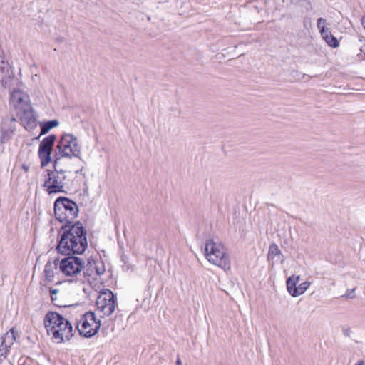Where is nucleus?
Wrapping results in <instances>:
<instances>
[{"mask_svg": "<svg viewBox=\"0 0 365 365\" xmlns=\"http://www.w3.org/2000/svg\"><path fill=\"white\" fill-rule=\"evenodd\" d=\"M61 232L57 245L58 252L65 255L84 252L88 247L87 232L80 222L72 225L62 226Z\"/></svg>", "mask_w": 365, "mask_h": 365, "instance_id": "1", "label": "nucleus"}, {"mask_svg": "<svg viewBox=\"0 0 365 365\" xmlns=\"http://www.w3.org/2000/svg\"><path fill=\"white\" fill-rule=\"evenodd\" d=\"M43 323L47 334L56 343L70 340L76 330L68 319L56 312H48L44 317Z\"/></svg>", "mask_w": 365, "mask_h": 365, "instance_id": "2", "label": "nucleus"}, {"mask_svg": "<svg viewBox=\"0 0 365 365\" xmlns=\"http://www.w3.org/2000/svg\"><path fill=\"white\" fill-rule=\"evenodd\" d=\"M59 158L53 160V170L46 169L42 174V187L48 194L66 193L68 190L69 179L66 171L57 169Z\"/></svg>", "mask_w": 365, "mask_h": 365, "instance_id": "3", "label": "nucleus"}, {"mask_svg": "<svg viewBox=\"0 0 365 365\" xmlns=\"http://www.w3.org/2000/svg\"><path fill=\"white\" fill-rule=\"evenodd\" d=\"M78 214L77 204L66 197H58L54 202V215L56 219L64 226L72 225Z\"/></svg>", "mask_w": 365, "mask_h": 365, "instance_id": "4", "label": "nucleus"}, {"mask_svg": "<svg viewBox=\"0 0 365 365\" xmlns=\"http://www.w3.org/2000/svg\"><path fill=\"white\" fill-rule=\"evenodd\" d=\"M204 255L210 263L224 270L230 269V257L222 244L215 242L213 239H207L205 245Z\"/></svg>", "mask_w": 365, "mask_h": 365, "instance_id": "5", "label": "nucleus"}, {"mask_svg": "<svg viewBox=\"0 0 365 365\" xmlns=\"http://www.w3.org/2000/svg\"><path fill=\"white\" fill-rule=\"evenodd\" d=\"M84 260L76 256H69L63 259L59 264V269L61 272L69 278L68 282L82 285L81 274L83 268Z\"/></svg>", "mask_w": 365, "mask_h": 365, "instance_id": "6", "label": "nucleus"}, {"mask_svg": "<svg viewBox=\"0 0 365 365\" xmlns=\"http://www.w3.org/2000/svg\"><path fill=\"white\" fill-rule=\"evenodd\" d=\"M81 148L78 144V138L72 134L63 135L56 148L55 158L73 157L80 158Z\"/></svg>", "mask_w": 365, "mask_h": 365, "instance_id": "7", "label": "nucleus"}, {"mask_svg": "<svg viewBox=\"0 0 365 365\" xmlns=\"http://www.w3.org/2000/svg\"><path fill=\"white\" fill-rule=\"evenodd\" d=\"M76 329L81 336L89 338L94 336L100 328V321H97L95 314L92 312H86L76 319Z\"/></svg>", "mask_w": 365, "mask_h": 365, "instance_id": "8", "label": "nucleus"}, {"mask_svg": "<svg viewBox=\"0 0 365 365\" xmlns=\"http://www.w3.org/2000/svg\"><path fill=\"white\" fill-rule=\"evenodd\" d=\"M96 304L101 317L110 316L114 312V293L109 289L100 292Z\"/></svg>", "mask_w": 365, "mask_h": 365, "instance_id": "9", "label": "nucleus"}, {"mask_svg": "<svg viewBox=\"0 0 365 365\" xmlns=\"http://www.w3.org/2000/svg\"><path fill=\"white\" fill-rule=\"evenodd\" d=\"M56 140L54 134L46 137L39 145L38 155L41 160V168L46 167L51 161V153Z\"/></svg>", "mask_w": 365, "mask_h": 365, "instance_id": "10", "label": "nucleus"}, {"mask_svg": "<svg viewBox=\"0 0 365 365\" xmlns=\"http://www.w3.org/2000/svg\"><path fill=\"white\" fill-rule=\"evenodd\" d=\"M101 262L96 261L92 258L88 259L87 264H83V268L81 272L82 284L85 283H91V280L96 279L97 277L103 273L104 269H101L99 265H101Z\"/></svg>", "mask_w": 365, "mask_h": 365, "instance_id": "11", "label": "nucleus"}, {"mask_svg": "<svg viewBox=\"0 0 365 365\" xmlns=\"http://www.w3.org/2000/svg\"><path fill=\"white\" fill-rule=\"evenodd\" d=\"M10 103L14 108L16 113L31 106L29 96L20 89H16L11 93Z\"/></svg>", "mask_w": 365, "mask_h": 365, "instance_id": "12", "label": "nucleus"}, {"mask_svg": "<svg viewBox=\"0 0 365 365\" xmlns=\"http://www.w3.org/2000/svg\"><path fill=\"white\" fill-rule=\"evenodd\" d=\"M16 120L14 117H5L1 125L0 143L4 144L9 141L16 130Z\"/></svg>", "mask_w": 365, "mask_h": 365, "instance_id": "13", "label": "nucleus"}, {"mask_svg": "<svg viewBox=\"0 0 365 365\" xmlns=\"http://www.w3.org/2000/svg\"><path fill=\"white\" fill-rule=\"evenodd\" d=\"M20 123L26 130H31L37 126L36 118L34 114L32 106L16 113Z\"/></svg>", "mask_w": 365, "mask_h": 365, "instance_id": "14", "label": "nucleus"}, {"mask_svg": "<svg viewBox=\"0 0 365 365\" xmlns=\"http://www.w3.org/2000/svg\"><path fill=\"white\" fill-rule=\"evenodd\" d=\"M283 254L282 253L278 245L273 242L269 247L268 254H267V259L269 262H272V265L274 264V262L279 261H283Z\"/></svg>", "mask_w": 365, "mask_h": 365, "instance_id": "15", "label": "nucleus"}, {"mask_svg": "<svg viewBox=\"0 0 365 365\" xmlns=\"http://www.w3.org/2000/svg\"><path fill=\"white\" fill-rule=\"evenodd\" d=\"M322 39L327 43V44L332 48H336L339 46V41L333 34H331L329 29H322V31L320 34Z\"/></svg>", "mask_w": 365, "mask_h": 365, "instance_id": "16", "label": "nucleus"}, {"mask_svg": "<svg viewBox=\"0 0 365 365\" xmlns=\"http://www.w3.org/2000/svg\"><path fill=\"white\" fill-rule=\"evenodd\" d=\"M18 336L19 334L17 330L15 327H12L3 336L1 337V343L10 349Z\"/></svg>", "mask_w": 365, "mask_h": 365, "instance_id": "17", "label": "nucleus"}, {"mask_svg": "<svg viewBox=\"0 0 365 365\" xmlns=\"http://www.w3.org/2000/svg\"><path fill=\"white\" fill-rule=\"evenodd\" d=\"M59 122L57 120H49L43 123H40L41 126V135H45L52 128L58 126Z\"/></svg>", "mask_w": 365, "mask_h": 365, "instance_id": "18", "label": "nucleus"}, {"mask_svg": "<svg viewBox=\"0 0 365 365\" xmlns=\"http://www.w3.org/2000/svg\"><path fill=\"white\" fill-rule=\"evenodd\" d=\"M300 277L292 275L287 278L286 284L288 292L293 297V292L297 289V284L299 281Z\"/></svg>", "mask_w": 365, "mask_h": 365, "instance_id": "19", "label": "nucleus"}, {"mask_svg": "<svg viewBox=\"0 0 365 365\" xmlns=\"http://www.w3.org/2000/svg\"><path fill=\"white\" fill-rule=\"evenodd\" d=\"M45 279L48 282H53V277H54V272H53V267L51 262H48L45 267L43 270Z\"/></svg>", "mask_w": 365, "mask_h": 365, "instance_id": "20", "label": "nucleus"}, {"mask_svg": "<svg viewBox=\"0 0 365 365\" xmlns=\"http://www.w3.org/2000/svg\"><path fill=\"white\" fill-rule=\"evenodd\" d=\"M309 285L310 282L308 281H305L301 283L298 287H297V289H294L293 292V297H296L304 293L305 291L309 288Z\"/></svg>", "mask_w": 365, "mask_h": 365, "instance_id": "21", "label": "nucleus"}, {"mask_svg": "<svg viewBox=\"0 0 365 365\" xmlns=\"http://www.w3.org/2000/svg\"><path fill=\"white\" fill-rule=\"evenodd\" d=\"M9 348L3 345L2 343L0 344V364L2 362L4 359H5L9 353Z\"/></svg>", "mask_w": 365, "mask_h": 365, "instance_id": "22", "label": "nucleus"}, {"mask_svg": "<svg viewBox=\"0 0 365 365\" xmlns=\"http://www.w3.org/2000/svg\"><path fill=\"white\" fill-rule=\"evenodd\" d=\"M327 23V20L322 17H320L317 19V26L318 29L319 30V33L321 34L322 31V29H328L325 26V24Z\"/></svg>", "mask_w": 365, "mask_h": 365, "instance_id": "23", "label": "nucleus"}, {"mask_svg": "<svg viewBox=\"0 0 365 365\" xmlns=\"http://www.w3.org/2000/svg\"><path fill=\"white\" fill-rule=\"evenodd\" d=\"M120 259H121V262H123L124 264L122 265V268L123 270H128L130 269V265L128 264V262H127V257L123 254L122 253L120 255Z\"/></svg>", "mask_w": 365, "mask_h": 365, "instance_id": "24", "label": "nucleus"}, {"mask_svg": "<svg viewBox=\"0 0 365 365\" xmlns=\"http://www.w3.org/2000/svg\"><path fill=\"white\" fill-rule=\"evenodd\" d=\"M49 292L52 302L55 303L57 300L56 294L58 293V289L51 288Z\"/></svg>", "mask_w": 365, "mask_h": 365, "instance_id": "25", "label": "nucleus"}, {"mask_svg": "<svg viewBox=\"0 0 365 365\" xmlns=\"http://www.w3.org/2000/svg\"><path fill=\"white\" fill-rule=\"evenodd\" d=\"M355 297V289H347L345 294L342 296V297H346L349 299H353Z\"/></svg>", "mask_w": 365, "mask_h": 365, "instance_id": "26", "label": "nucleus"}, {"mask_svg": "<svg viewBox=\"0 0 365 365\" xmlns=\"http://www.w3.org/2000/svg\"><path fill=\"white\" fill-rule=\"evenodd\" d=\"M290 3L294 6H299L301 5V3L303 1H307L309 4H311V2L309 0H289Z\"/></svg>", "mask_w": 365, "mask_h": 365, "instance_id": "27", "label": "nucleus"}, {"mask_svg": "<svg viewBox=\"0 0 365 365\" xmlns=\"http://www.w3.org/2000/svg\"><path fill=\"white\" fill-rule=\"evenodd\" d=\"M344 335L346 337H349L351 333L350 328L343 329Z\"/></svg>", "mask_w": 365, "mask_h": 365, "instance_id": "28", "label": "nucleus"}, {"mask_svg": "<svg viewBox=\"0 0 365 365\" xmlns=\"http://www.w3.org/2000/svg\"><path fill=\"white\" fill-rule=\"evenodd\" d=\"M21 168L26 173H27L29 170V166L27 165L23 164L21 165Z\"/></svg>", "mask_w": 365, "mask_h": 365, "instance_id": "29", "label": "nucleus"}, {"mask_svg": "<svg viewBox=\"0 0 365 365\" xmlns=\"http://www.w3.org/2000/svg\"><path fill=\"white\" fill-rule=\"evenodd\" d=\"M354 365H365V361L364 360H359Z\"/></svg>", "mask_w": 365, "mask_h": 365, "instance_id": "30", "label": "nucleus"}, {"mask_svg": "<svg viewBox=\"0 0 365 365\" xmlns=\"http://www.w3.org/2000/svg\"><path fill=\"white\" fill-rule=\"evenodd\" d=\"M176 365H182V361H181V360H180L179 356L177 359Z\"/></svg>", "mask_w": 365, "mask_h": 365, "instance_id": "31", "label": "nucleus"}, {"mask_svg": "<svg viewBox=\"0 0 365 365\" xmlns=\"http://www.w3.org/2000/svg\"><path fill=\"white\" fill-rule=\"evenodd\" d=\"M364 51H365V45L361 46L360 47V51H361V52H364Z\"/></svg>", "mask_w": 365, "mask_h": 365, "instance_id": "32", "label": "nucleus"}, {"mask_svg": "<svg viewBox=\"0 0 365 365\" xmlns=\"http://www.w3.org/2000/svg\"><path fill=\"white\" fill-rule=\"evenodd\" d=\"M57 41H58V42H63V38H57Z\"/></svg>", "mask_w": 365, "mask_h": 365, "instance_id": "33", "label": "nucleus"}, {"mask_svg": "<svg viewBox=\"0 0 365 365\" xmlns=\"http://www.w3.org/2000/svg\"><path fill=\"white\" fill-rule=\"evenodd\" d=\"M305 77H309V76L307 75V74H303V78H305Z\"/></svg>", "mask_w": 365, "mask_h": 365, "instance_id": "34", "label": "nucleus"}, {"mask_svg": "<svg viewBox=\"0 0 365 365\" xmlns=\"http://www.w3.org/2000/svg\"><path fill=\"white\" fill-rule=\"evenodd\" d=\"M359 42H362V38L361 37L359 38Z\"/></svg>", "mask_w": 365, "mask_h": 365, "instance_id": "35", "label": "nucleus"}, {"mask_svg": "<svg viewBox=\"0 0 365 365\" xmlns=\"http://www.w3.org/2000/svg\"><path fill=\"white\" fill-rule=\"evenodd\" d=\"M115 301L117 300V298H116V297L115 298ZM116 305H117V304H115V306H116Z\"/></svg>", "mask_w": 365, "mask_h": 365, "instance_id": "36", "label": "nucleus"}]
</instances>
